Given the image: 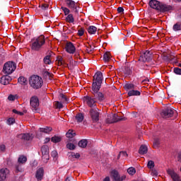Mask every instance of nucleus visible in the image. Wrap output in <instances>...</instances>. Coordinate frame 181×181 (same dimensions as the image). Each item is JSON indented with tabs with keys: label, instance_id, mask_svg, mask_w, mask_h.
Returning a JSON list of instances; mask_svg holds the SVG:
<instances>
[{
	"label": "nucleus",
	"instance_id": "obj_2",
	"mask_svg": "<svg viewBox=\"0 0 181 181\" xmlns=\"http://www.w3.org/2000/svg\"><path fill=\"white\" fill-rule=\"evenodd\" d=\"M29 84L30 87L37 90L40 88L43 84V80L37 75H33L29 78Z\"/></svg>",
	"mask_w": 181,
	"mask_h": 181
},
{
	"label": "nucleus",
	"instance_id": "obj_35",
	"mask_svg": "<svg viewBox=\"0 0 181 181\" xmlns=\"http://www.w3.org/2000/svg\"><path fill=\"white\" fill-rule=\"evenodd\" d=\"M66 135L67 138H74L76 136V132L73 130H69Z\"/></svg>",
	"mask_w": 181,
	"mask_h": 181
},
{
	"label": "nucleus",
	"instance_id": "obj_4",
	"mask_svg": "<svg viewBox=\"0 0 181 181\" xmlns=\"http://www.w3.org/2000/svg\"><path fill=\"white\" fill-rule=\"evenodd\" d=\"M16 70V64L13 62H7L4 64L3 67V73L8 76V74H12L13 71Z\"/></svg>",
	"mask_w": 181,
	"mask_h": 181
},
{
	"label": "nucleus",
	"instance_id": "obj_9",
	"mask_svg": "<svg viewBox=\"0 0 181 181\" xmlns=\"http://www.w3.org/2000/svg\"><path fill=\"white\" fill-rule=\"evenodd\" d=\"M90 117L93 121V122H97L100 120V112H98V108L95 107L93 109H91L90 110Z\"/></svg>",
	"mask_w": 181,
	"mask_h": 181
},
{
	"label": "nucleus",
	"instance_id": "obj_22",
	"mask_svg": "<svg viewBox=\"0 0 181 181\" xmlns=\"http://www.w3.org/2000/svg\"><path fill=\"white\" fill-rule=\"evenodd\" d=\"M139 153H140V155H145V153H148V147L145 145H141L139 150Z\"/></svg>",
	"mask_w": 181,
	"mask_h": 181
},
{
	"label": "nucleus",
	"instance_id": "obj_37",
	"mask_svg": "<svg viewBox=\"0 0 181 181\" xmlns=\"http://www.w3.org/2000/svg\"><path fill=\"white\" fill-rule=\"evenodd\" d=\"M127 173H129V175L134 176V174L136 173V170L134 167H130L127 169Z\"/></svg>",
	"mask_w": 181,
	"mask_h": 181
},
{
	"label": "nucleus",
	"instance_id": "obj_43",
	"mask_svg": "<svg viewBox=\"0 0 181 181\" xmlns=\"http://www.w3.org/2000/svg\"><path fill=\"white\" fill-rule=\"evenodd\" d=\"M7 124L8 125H13V124H15V119L10 117L7 119Z\"/></svg>",
	"mask_w": 181,
	"mask_h": 181
},
{
	"label": "nucleus",
	"instance_id": "obj_29",
	"mask_svg": "<svg viewBox=\"0 0 181 181\" xmlns=\"http://www.w3.org/2000/svg\"><path fill=\"white\" fill-rule=\"evenodd\" d=\"M88 144V141H87V139H82L78 142V146H80V148H86Z\"/></svg>",
	"mask_w": 181,
	"mask_h": 181
},
{
	"label": "nucleus",
	"instance_id": "obj_3",
	"mask_svg": "<svg viewBox=\"0 0 181 181\" xmlns=\"http://www.w3.org/2000/svg\"><path fill=\"white\" fill-rule=\"evenodd\" d=\"M46 43V40H45V36L40 35L37 37L35 41L33 42L31 49L32 50H35V52H38L42 49V46Z\"/></svg>",
	"mask_w": 181,
	"mask_h": 181
},
{
	"label": "nucleus",
	"instance_id": "obj_27",
	"mask_svg": "<svg viewBox=\"0 0 181 181\" xmlns=\"http://www.w3.org/2000/svg\"><path fill=\"white\" fill-rule=\"evenodd\" d=\"M112 177L114 178L115 181H119V174L118 173V171L113 170L112 171Z\"/></svg>",
	"mask_w": 181,
	"mask_h": 181
},
{
	"label": "nucleus",
	"instance_id": "obj_41",
	"mask_svg": "<svg viewBox=\"0 0 181 181\" xmlns=\"http://www.w3.org/2000/svg\"><path fill=\"white\" fill-rule=\"evenodd\" d=\"M147 166L148 169H153V168H155V163L152 160H149L148 162Z\"/></svg>",
	"mask_w": 181,
	"mask_h": 181
},
{
	"label": "nucleus",
	"instance_id": "obj_53",
	"mask_svg": "<svg viewBox=\"0 0 181 181\" xmlns=\"http://www.w3.org/2000/svg\"><path fill=\"white\" fill-rule=\"evenodd\" d=\"M78 36H83L84 35V28H81L78 30Z\"/></svg>",
	"mask_w": 181,
	"mask_h": 181
},
{
	"label": "nucleus",
	"instance_id": "obj_38",
	"mask_svg": "<svg viewBox=\"0 0 181 181\" xmlns=\"http://www.w3.org/2000/svg\"><path fill=\"white\" fill-rule=\"evenodd\" d=\"M51 141L52 142H54V144H57L58 142H60V141H62V138L58 136H54L52 137Z\"/></svg>",
	"mask_w": 181,
	"mask_h": 181
},
{
	"label": "nucleus",
	"instance_id": "obj_52",
	"mask_svg": "<svg viewBox=\"0 0 181 181\" xmlns=\"http://www.w3.org/2000/svg\"><path fill=\"white\" fill-rule=\"evenodd\" d=\"M71 156L72 158H75L76 159H78V158H80V153H71Z\"/></svg>",
	"mask_w": 181,
	"mask_h": 181
},
{
	"label": "nucleus",
	"instance_id": "obj_39",
	"mask_svg": "<svg viewBox=\"0 0 181 181\" xmlns=\"http://www.w3.org/2000/svg\"><path fill=\"white\" fill-rule=\"evenodd\" d=\"M49 158L50 157L49 156V153L48 154H42V160H43V162L45 163H47V160H49Z\"/></svg>",
	"mask_w": 181,
	"mask_h": 181
},
{
	"label": "nucleus",
	"instance_id": "obj_61",
	"mask_svg": "<svg viewBox=\"0 0 181 181\" xmlns=\"http://www.w3.org/2000/svg\"><path fill=\"white\" fill-rule=\"evenodd\" d=\"M127 176L122 175V177H119V181L125 180Z\"/></svg>",
	"mask_w": 181,
	"mask_h": 181
},
{
	"label": "nucleus",
	"instance_id": "obj_21",
	"mask_svg": "<svg viewBox=\"0 0 181 181\" xmlns=\"http://www.w3.org/2000/svg\"><path fill=\"white\" fill-rule=\"evenodd\" d=\"M52 129H53L50 127H46L40 128L39 131L40 132H43L44 134H50Z\"/></svg>",
	"mask_w": 181,
	"mask_h": 181
},
{
	"label": "nucleus",
	"instance_id": "obj_13",
	"mask_svg": "<svg viewBox=\"0 0 181 181\" xmlns=\"http://www.w3.org/2000/svg\"><path fill=\"white\" fill-rule=\"evenodd\" d=\"M44 175H45V170H43V168H38L35 173V177L37 180L38 181L42 180V179H43Z\"/></svg>",
	"mask_w": 181,
	"mask_h": 181
},
{
	"label": "nucleus",
	"instance_id": "obj_32",
	"mask_svg": "<svg viewBox=\"0 0 181 181\" xmlns=\"http://www.w3.org/2000/svg\"><path fill=\"white\" fill-rule=\"evenodd\" d=\"M27 160H28V158L25 156H21L18 159V163H21V164L26 163Z\"/></svg>",
	"mask_w": 181,
	"mask_h": 181
},
{
	"label": "nucleus",
	"instance_id": "obj_10",
	"mask_svg": "<svg viewBox=\"0 0 181 181\" xmlns=\"http://www.w3.org/2000/svg\"><path fill=\"white\" fill-rule=\"evenodd\" d=\"M167 173L170 175L173 181H181L180 176H179V175H177L173 170L168 169L167 170Z\"/></svg>",
	"mask_w": 181,
	"mask_h": 181
},
{
	"label": "nucleus",
	"instance_id": "obj_45",
	"mask_svg": "<svg viewBox=\"0 0 181 181\" xmlns=\"http://www.w3.org/2000/svg\"><path fill=\"white\" fill-rule=\"evenodd\" d=\"M8 101H15L16 100V95H10L8 97Z\"/></svg>",
	"mask_w": 181,
	"mask_h": 181
},
{
	"label": "nucleus",
	"instance_id": "obj_36",
	"mask_svg": "<svg viewBox=\"0 0 181 181\" xmlns=\"http://www.w3.org/2000/svg\"><path fill=\"white\" fill-rule=\"evenodd\" d=\"M173 29L175 32H178V30H181V24H180V23H175L173 25Z\"/></svg>",
	"mask_w": 181,
	"mask_h": 181
},
{
	"label": "nucleus",
	"instance_id": "obj_7",
	"mask_svg": "<svg viewBox=\"0 0 181 181\" xmlns=\"http://www.w3.org/2000/svg\"><path fill=\"white\" fill-rule=\"evenodd\" d=\"M152 59V53L151 51H146L141 54L139 60L145 63V62H151Z\"/></svg>",
	"mask_w": 181,
	"mask_h": 181
},
{
	"label": "nucleus",
	"instance_id": "obj_23",
	"mask_svg": "<svg viewBox=\"0 0 181 181\" xmlns=\"http://www.w3.org/2000/svg\"><path fill=\"white\" fill-rule=\"evenodd\" d=\"M110 60H111V53L107 52L103 54V61L105 63H108Z\"/></svg>",
	"mask_w": 181,
	"mask_h": 181
},
{
	"label": "nucleus",
	"instance_id": "obj_20",
	"mask_svg": "<svg viewBox=\"0 0 181 181\" xmlns=\"http://www.w3.org/2000/svg\"><path fill=\"white\" fill-rule=\"evenodd\" d=\"M118 121H122V119L118 118V115H112V119L111 120L107 119V122L108 124H113V122H118Z\"/></svg>",
	"mask_w": 181,
	"mask_h": 181
},
{
	"label": "nucleus",
	"instance_id": "obj_25",
	"mask_svg": "<svg viewBox=\"0 0 181 181\" xmlns=\"http://www.w3.org/2000/svg\"><path fill=\"white\" fill-rule=\"evenodd\" d=\"M75 118L76 122L80 123L82 121H84V115L83 113H78L76 115Z\"/></svg>",
	"mask_w": 181,
	"mask_h": 181
},
{
	"label": "nucleus",
	"instance_id": "obj_59",
	"mask_svg": "<svg viewBox=\"0 0 181 181\" xmlns=\"http://www.w3.org/2000/svg\"><path fill=\"white\" fill-rule=\"evenodd\" d=\"M47 8H49V6L46 4H44L41 6V9H42V11H46V9H47Z\"/></svg>",
	"mask_w": 181,
	"mask_h": 181
},
{
	"label": "nucleus",
	"instance_id": "obj_44",
	"mask_svg": "<svg viewBox=\"0 0 181 181\" xmlns=\"http://www.w3.org/2000/svg\"><path fill=\"white\" fill-rule=\"evenodd\" d=\"M121 156H124L126 158L127 156H128V154L125 151H120L119 155L117 156V159H119Z\"/></svg>",
	"mask_w": 181,
	"mask_h": 181
},
{
	"label": "nucleus",
	"instance_id": "obj_60",
	"mask_svg": "<svg viewBox=\"0 0 181 181\" xmlns=\"http://www.w3.org/2000/svg\"><path fill=\"white\" fill-rule=\"evenodd\" d=\"M5 151V145H1L0 146V152H4Z\"/></svg>",
	"mask_w": 181,
	"mask_h": 181
},
{
	"label": "nucleus",
	"instance_id": "obj_51",
	"mask_svg": "<svg viewBox=\"0 0 181 181\" xmlns=\"http://www.w3.org/2000/svg\"><path fill=\"white\" fill-rule=\"evenodd\" d=\"M159 144H160L159 139H157L154 140V142H153L154 148H158V146H159Z\"/></svg>",
	"mask_w": 181,
	"mask_h": 181
},
{
	"label": "nucleus",
	"instance_id": "obj_12",
	"mask_svg": "<svg viewBox=\"0 0 181 181\" xmlns=\"http://www.w3.org/2000/svg\"><path fill=\"white\" fill-rule=\"evenodd\" d=\"M175 110L172 108H167L166 110L162 112V115L164 118H170L173 115Z\"/></svg>",
	"mask_w": 181,
	"mask_h": 181
},
{
	"label": "nucleus",
	"instance_id": "obj_17",
	"mask_svg": "<svg viewBox=\"0 0 181 181\" xmlns=\"http://www.w3.org/2000/svg\"><path fill=\"white\" fill-rule=\"evenodd\" d=\"M66 51L71 54H73L76 52V47L71 42H68L66 45Z\"/></svg>",
	"mask_w": 181,
	"mask_h": 181
},
{
	"label": "nucleus",
	"instance_id": "obj_46",
	"mask_svg": "<svg viewBox=\"0 0 181 181\" xmlns=\"http://www.w3.org/2000/svg\"><path fill=\"white\" fill-rule=\"evenodd\" d=\"M61 9H62V11L65 13V15H69V13H70V9H69L66 7H62Z\"/></svg>",
	"mask_w": 181,
	"mask_h": 181
},
{
	"label": "nucleus",
	"instance_id": "obj_64",
	"mask_svg": "<svg viewBox=\"0 0 181 181\" xmlns=\"http://www.w3.org/2000/svg\"><path fill=\"white\" fill-rule=\"evenodd\" d=\"M103 181H110V177H106Z\"/></svg>",
	"mask_w": 181,
	"mask_h": 181
},
{
	"label": "nucleus",
	"instance_id": "obj_15",
	"mask_svg": "<svg viewBox=\"0 0 181 181\" xmlns=\"http://www.w3.org/2000/svg\"><path fill=\"white\" fill-rule=\"evenodd\" d=\"M10 81H12V78L8 75L3 76L0 78V83H1V84H3V86H6V85L9 84Z\"/></svg>",
	"mask_w": 181,
	"mask_h": 181
},
{
	"label": "nucleus",
	"instance_id": "obj_49",
	"mask_svg": "<svg viewBox=\"0 0 181 181\" xmlns=\"http://www.w3.org/2000/svg\"><path fill=\"white\" fill-rule=\"evenodd\" d=\"M174 73H175V74H178V75L181 76V69L179 68V67L175 68V69H174Z\"/></svg>",
	"mask_w": 181,
	"mask_h": 181
},
{
	"label": "nucleus",
	"instance_id": "obj_16",
	"mask_svg": "<svg viewBox=\"0 0 181 181\" xmlns=\"http://www.w3.org/2000/svg\"><path fill=\"white\" fill-rule=\"evenodd\" d=\"M173 10V7L170 5L163 4L161 3V6H160V12H170V11Z\"/></svg>",
	"mask_w": 181,
	"mask_h": 181
},
{
	"label": "nucleus",
	"instance_id": "obj_57",
	"mask_svg": "<svg viewBox=\"0 0 181 181\" xmlns=\"http://www.w3.org/2000/svg\"><path fill=\"white\" fill-rule=\"evenodd\" d=\"M52 158H57V151H53L51 153Z\"/></svg>",
	"mask_w": 181,
	"mask_h": 181
},
{
	"label": "nucleus",
	"instance_id": "obj_8",
	"mask_svg": "<svg viewBox=\"0 0 181 181\" xmlns=\"http://www.w3.org/2000/svg\"><path fill=\"white\" fill-rule=\"evenodd\" d=\"M65 2L68 8H69V9L72 11V12H75V13H78V7H77V5H76V1L73 0H65Z\"/></svg>",
	"mask_w": 181,
	"mask_h": 181
},
{
	"label": "nucleus",
	"instance_id": "obj_63",
	"mask_svg": "<svg viewBox=\"0 0 181 181\" xmlns=\"http://www.w3.org/2000/svg\"><path fill=\"white\" fill-rule=\"evenodd\" d=\"M71 177H67L65 180V181H71Z\"/></svg>",
	"mask_w": 181,
	"mask_h": 181
},
{
	"label": "nucleus",
	"instance_id": "obj_1",
	"mask_svg": "<svg viewBox=\"0 0 181 181\" xmlns=\"http://www.w3.org/2000/svg\"><path fill=\"white\" fill-rule=\"evenodd\" d=\"M103 83V73L98 71L93 76V83L92 84V91L93 93H98L101 88V83Z\"/></svg>",
	"mask_w": 181,
	"mask_h": 181
},
{
	"label": "nucleus",
	"instance_id": "obj_30",
	"mask_svg": "<svg viewBox=\"0 0 181 181\" xmlns=\"http://www.w3.org/2000/svg\"><path fill=\"white\" fill-rule=\"evenodd\" d=\"M124 90H134L135 88V85L132 83H126L124 86Z\"/></svg>",
	"mask_w": 181,
	"mask_h": 181
},
{
	"label": "nucleus",
	"instance_id": "obj_14",
	"mask_svg": "<svg viewBox=\"0 0 181 181\" xmlns=\"http://www.w3.org/2000/svg\"><path fill=\"white\" fill-rule=\"evenodd\" d=\"M8 173L9 170L8 168H1L0 170V181H5Z\"/></svg>",
	"mask_w": 181,
	"mask_h": 181
},
{
	"label": "nucleus",
	"instance_id": "obj_19",
	"mask_svg": "<svg viewBox=\"0 0 181 181\" xmlns=\"http://www.w3.org/2000/svg\"><path fill=\"white\" fill-rule=\"evenodd\" d=\"M93 94H94L95 100H98V101H104L105 100V95L101 92L94 93V90H93Z\"/></svg>",
	"mask_w": 181,
	"mask_h": 181
},
{
	"label": "nucleus",
	"instance_id": "obj_28",
	"mask_svg": "<svg viewBox=\"0 0 181 181\" xmlns=\"http://www.w3.org/2000/svg\"><path fill=\"white\" fill-rule=\"evenodd\" d=\"M18 81L22 86H26V84H28V80L23 76H20L18 79Z\"/></svg>",
	"mask_w": 181,
	"mask_h": 181
},
{
	"label": "nucleus",
	"instance_id": "obj_50",
	"mask_svg": "<svg viewBox=\"0 0 181 181\" xmlns=\"http://www.w3.org/2000/svg\"><path fill=\"white\" fill-rule=\"evenodd\" d=\"M56 107L59 108V110L63 108V103L60 102H56L55 103Z\"/></svg>",
	"mask_w": 181,
	"mask_h": 181
},
{
	"label": "nucleus",
	"instance_id": "obj_18",
	"mask_svg": "<svg viewBox=\"0 0 181 181\" xmlns=\"http://www.w3.org/2000/svg\"><path fill=\"white\" fill-rule=\"evenodd\" d=\"M19 138L24 139V141H32L33 139V134L29 133L22 134L19 136Z\"/></svg>",
	"mask_w": 181,
	"mask_h": 181
},
{
	"label": "nucleus",
	"instance_id": "obj_48",
	"mask_svg": "<svg viewBox=\"0 0 181 181\" xmlns=\"http://www.w3.org/2000/svg\"><path fill=\"white\" fill-rule=\"evenodd\" d=\"M58 64L59 66H63L64 64V61L63 60L62 57H58L57 58Z\"/></svg>",
	"mask_w": 181,
	"mask_h": 181
},
{
	"label": "nucleus",
	"instance_id": "obj_6",
	"mask_svg": "<svg viewBox=\"0 0 181 181\" xmlns=\"http://www.w3.org/2000/svg\"><path fill=\"white\" fill-rule=\"evenodd\" d=\"M83 101L88 107H90V108L95 107L97 104V100L92 96H85L83 98Z\"/></svg>",
	"mask_w": 181,
	"mask_h": 181
},
{
	"label": "nucleus",
	"instance_id": "obj_24",
	"mask_svg": "<svg viewBox=\"0 0 181 181\" xmlns=\"http://www.w3.org/2000/svg\"><path fill=\"white\" fill-rule=\"evenodd\" d=\"M129 97H132L134 95H141V92L136 90L132 89L128 92Z\"/></svg>",
	"mask_w": 181,
	"mask_h": 181
},
{
	"label": "nucleus",
	"instance_id": "obj_54",
	"mask_svg": "<svg viewBox=\"0 0 181 181\" xmlns=\"http://www.w3.org/2000/svg\"><path fill=\"white\" fill-rule=\"evenodd\" d=\"M16 169L17 172H23V169L19 165H16Z\"/></svg>",
	"mask_w": 181,
	"mask_h": 181
},
{
	"label": "nucleus",
	"instance_id": "obj_5",
	"mask_svg": "<svg viewBox=\"0 0 181 181\" xmlns=\"http://www.w3.org/2000/svg\"><path fill=\"white\" fill-rule=\"evenodd\" d=\"M30 104L33 111L37 112L40 105L39 98L36 96H33L30 100Z\"/></svg>",
	"mask_w": 181,
	"mask_h": 181
},
{
	"label": "nucleus",
	"instance_id": "obj_34",
	"mask_svg": "<svg viewBox=\"0 0 181 181\" xmlns=\"http://www.w3.org/2000/svg\"><path fill=\"white\" fill-rule=\"evenodd\" d=\"M42 155L49 154V147L47 146H43L41 148Z\"/></svg>",
	"mask_w": 181,
	"mask_h": 181
},
{
	"label": "nucleus",
	"instance_id": "obj_42",
	"mask_svg": "<svg viewBox=\"0 0 181 181\" xmlns=\"http://www.w3.org/2000/svg\"><path fill=\"white\" fill-rule=\"evenodd\" d=\"M66 147L68 148V149H70L71 151L76 149V146L72 143H68L66 144Z\"/></svg>",
	"mask_w": 181,
	"mask_h": 181
},
{
	"label": "nucleus",
	"instance_id": "obj_11",
	"mask_svg": "<svg viewBox=\"0 0 181 181\" xmlns=\"http://www.w3.org/2000/svg\"><path fill=\"white\" fill-rule=\"evenodd\" d=\"M161 4L162 3H160L158 0H151L149 1V6L151 8L156 9V11H160Z\"/></svg>",
	"mask_w": 181,
	"mask_h": 181
},
{
	"label": "nucleus",
	"instance_id": "obj_58",
	"mask_svg": "<svg viewBox=\"0 0 181 181\" xmlns=\"http://www.w3.org/2000/svg\"><path fill=\"white\" fill-rule=\"evenodd\" d=\"M117 12L118 13H122V12H124V8L122 7H118Z\"/></svg>",
	"mask_w": 181,
	"mask_h": 181
},
{
	"label": "nucleus",
	"instance_id": "obj_55",
	"mask_svg": "<svg viewBox=\"0 0 181 181\" xmlns=\"http://www.w3.org/2000/svg\"><path fill=\"white\" fill-rule=\"evenodd\" d=\"M13 112L14 114H17V115H23V112H19V111H18V110H16L15 109L13 110Z\"/></svg>",
	"mask_w": 181,
	"mask_h": 181
},
{
	"label": "nucleus",
	"instance_id": "obj_62",
	"mask_svg": "<svg viewBox=\"0 0 181 181\" xmlns=\"http://www.w3.org/2000/svg\"><path fill=\"white\" fill-rule=\"evenodd\" d=\"M177 160L178 162H181V152L178 153Z\"/></svg>",
	"mask_w": 181,
	"mask_h": 181
},
{
	"label": "nucleus",
	"instance_id": "obj_33",
	"mask_svg": "<svg viewBox=\"0 0 181 181\" xmlns=\"http://www.w3.org/2000/svg\"><path fill=\"white\" fill-rule=\"evenodd\" d=\"M59 99L61 100V101L65 103L66 104L69 103V98H67V97H66L63 93L59 94Z\"/></svg>",
	"mask_w": 181,
	"mask_h": 181
},
{
	"label": "nucleus",
	"instance_id": "obj_56",
	"mask_svg": "<svg viewBox=\"0 0 181 181\" xmlns=\"http://www.w3.org/2000/svg\"><path fill=\"white\" fill-rule=\"evenodd\" d=\"M45 76H46L47 77H49V78H52V76H53V74H52L49 71H46L45 72Z\"/></svg>",
	"mask_w": 181,
	"mask_h": 181
},
{
	"label": "nucleus",
	"instance_id": "obj_31",
	"mask_svg": "<svg viewBox=\"0 0 181 181\" xmlns=\"http://www.w3.org/2000/svg\"><path fill=\"white\" fill-rule=\"evenodd\" d=\"M66 21L69 23H74V17L73 16V14H69L66 18Z\"/></svg>",
	"mask_w": 181,
	"mask_h": 181
},
{
	"label": "nucleus",
	"instance_id": "obj_40",
	"mask_svg": "<svg viewBox=\"0 0 181 181\" xmlns=\"http://www.w3.org/2000/svg\"><path fill=\"white\" fill-rule=\"evenodd\" d=\"M44 63H45V64H52V61L50 60V56H46L44 58Z\"/></svg>",
	"mask_w": 181,
	"mask_h": 181
},
{
	"label": "nucleus",
	"instance_id": "obj_26",
	"mask_svg": "<svg viewBox=\"0 0 181 181\" xmlns=\"http://www.w3.org/2000/svg\"><path fill=\"white\" fill-rule=\"evenodd\" d=\"M88 32L90 35H95V33H97V28L95 26L90 25L88 28Z\"/></svg>",
	"mask_w": 181,
	"mask_h": 181
},
{
	"label": "nucleus",
	"instance_id": "obj_47",
	"mask_svg": "<svg viewBox=\"0 0 181 181\" xmlns=\"http://www.w3.org/2000/svg\"><path fill=\"white\" fill-rule=\"evenodd\" d=\"M151 175L153 177H158V171L156 170H151Z\"/></svg>",
	"mask_w": 181,
	"mask_h": 181
}]
</instances>
